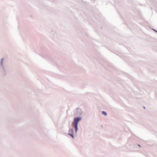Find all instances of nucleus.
I'll list each match as a JSON object with an SVG mask.
<instances>
[{
  "instance_id": "nucleus-4",
  "label": "nucleus",
  "mask_w": 157,
  "mask_h": 157,
  "mask_svg": "<svg viewBox=\"0 0 157 157\" xmlns=\"http://www.w3.org/2000/svg\"><path fill=\"white\" fill-rule=\"evenodd\" d=\"M81 119V118H80L79 117V121Z\"/></svg>"
},
{
  "instance_id": "nucleus-3",
  "label": "nucleus",
  "mask_w": 157,
  "mask_h": 157,
  "mask_svg": "<svg viewBox=\"0 0 157 157\" xmlns=\"http://www.w3.org/2000/svg\"><path fill=\"white\" fill-rule=\"evenodd\" d=\"M102 114L104 115L105 116L107 115V113L104 111H103L102 112Z\"/></svg>"
},
{
  "instance_id": "nucleus-5",
  "label": "nucleus",
  "mask_w": 157,
  "mask_h": 157,
  "mask_svg": "<svg viewBox=\"0 0 157 157\" xmlns=\"http://www.w3.org/2000/svg\"><path fill=\"white\" fill-rule=\"evenodd\" d=\"M138 146H139V147H140V145H138Z\"/></svg>"
},
{
  "instance_id": "nucleus-1",
  "label": "nucleus",
  "mask_w": 157,
  "mask_h": 157,
  "mask_svg": "<svg viewBox=\"0 0 157 157\" xmlns=\"http://www.w3.org/2000/svg\"><path fill=\"white\" fill-rule=\"evenodd\" d=\"M78 121V117L75 118V119L74 121L72 124L73 126L75 128L76 132H77L78 130L77 125Z\"/></svg>"
},
{
  "instance_id": "nucleus-2",
  "label": "nucleus",
  "mask_w": 157,
  "mask_h": 157,
  "mask_svg": "<svg viewBox=\"0 0 157 157\" xmlns=\"http://www.w3.org/2000/svg\"><path fill=\"white\" fill-rule=\"evenodd\" d=\"M73 130L72 129H70L69 131V133L68 134L71 136L73 138H74V136H73Z\"/></svg>"
}]
</instances>
